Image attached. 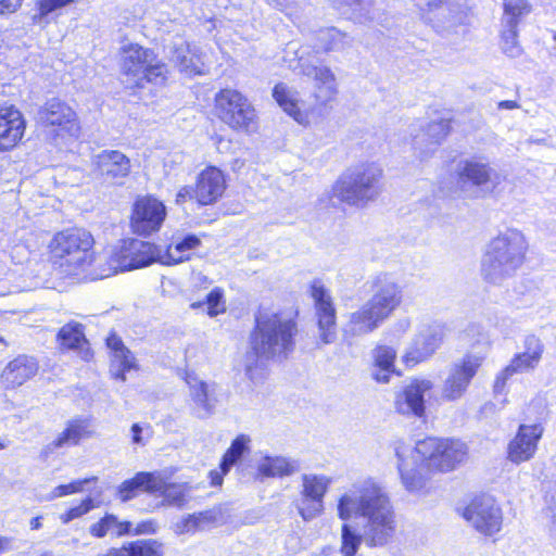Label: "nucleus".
<instances>
[{
  "label": "nucleus",
  "instance_id": "1",
  "mask_svg": "<svg viewBox=\"0 0 556 556\" xmlns=\"http://www.w3.org/2000/svg\"><path fill=\"white\" fill-rule=\"evenodd\" d=\"M353 516L368 519L365 540L369 547L383 546L395 534L396 516L390 497L372 481H365L338 500V517L349 520Z\"/></svg>",
  "mask_w": 556,
  "mask_h": 556
},
{
  "label": "nucleus",
  "instance_id": "2",
  "mask_svg": "<svg viewBox=\"0 0 556 556\" xmlns=\"http://www.w3.org/2000/svg\"><path fill=\"white\" fill-rule=\"evenodd\" d=\"M96 239L86 228L72 226L56 231L48 243L49 262L65 276H83L98 280L101 253L94 250Z\"/></svg>",
  "mask_w": 556,
  "mask_h": 556
},
{
  "label": "nucleus",
  "instance_id": "3",
  "mask_svg": "<svg viewBox=\"0 0 556 556\" xmlns=\"http://www.w3.org/2000/svg\"><path fill=\"white\" fill-rule=\"evenodd\" d=\"M404 288L388 273H380L370 281V296L350 314L344 333L368 334L378 329L402 305Z\"/></svg>",
  "mask_w": 556,
  "mask_h": 556
},
{
  "label": "nucleus",
  "instance_id": "4",
  "mask_svg": "<svg viewBox=\"0 0 556 556\" xmlns=\"http://www.w3.org/2000/svg\"><path fill=\"white\" fill-rule=\"evenodd\" d=\"M299 332L298 309L291 315L276 312L263 318L256 317L250 333L248 355L255 362L287 357L295 349Z\"/></svg>",
  "mask_w": 556,
  "mask_h": 556
},
{
  "label": "nucleus",
  "instance_id": "5",
  "mask_svg": "<svg viewBox=\"0 0 556 556\" xmlns=\"http://www.w3.org/2000/svg\"><path fill=\"white\" fill-rule=\"evenodd\" d=\"M119 73L131 83L134 91L147 85L164 87L168 84L170 70L159 53L138 42H129L119 49Z\"/></svg>",
  "mask_w": 556,
  "mask_h": 556
},
{
  "label": "nucleus",
  "instance_id": "6",
  "mask_svg": "<svg viewBox=\"0 0 556 556\" xmlns=\"http://www.w3.org/2000/svg\"><path fill=\"white\" fill-rule=\"evenodd\" d=\"M382 177L383 170L376 163H359L348 168L336 180L332 192L342 203L365 206L377 197Z\"/></svg>",
  "mask_w": 556,
  "mask_h": 556
},
{
  "label": "nucleus",
  "instance_id": "7",
  "mask_svg": "<svg viewBox=\"0 0 556 556\" xmlns=\"http://www.w3.org/2000/svg\"><path fill=\"white\" fill-rule=\"evenodd\" d=\"M528 249L527 239L518 230H508L493 238L483 263L485 279L514 275L526 262Z\"/></svg>",
  "mask_w": 556,
  "mask_h": 556
},
{
  "label": "nucleus",
  "instance_id": "8",
  "mask_svg": "<svg viewBox=\"0 0 556 556\" xmlns=\"http://www.w3.org/2000/svg\"><path fill=\"white\" fill-rule=\"evenodd\" d=\"M213 115L233 132L252 135L258 130L256 109L238 89L225 87L214 94Z\"/></svg>",
  "mask_w": 556,
  "mask_h": 556
},
{
  "label": "nucleus",
  "instance_id": "9",
  "mask_svg": "<svg viewBox=\"0 0 556 556\" xmlns=\"http://www.w3.org/2000/svg\"><path fill=\"white\" fill-rule=\"evenodd\" d=\"M228 175L217 165H205L195 176L193 185L181 186L175 194V204L191 202L197 208L215 207L227 195Z\"/></svg>",
  "mask_w": 556,
  "mask_h": 556
},
{
  "label": "nucleus",
  "instance_id": "10",
  "mask_svg": "<svg viewBox=\"0 0 556 556\" xmlns=\"http://www.w3.org/2000/svg\"><path fill=\"white\" fill-rule=\"evenodd\" d=\"M421 465L428 472L445 473L457 469L469 457V447L458 438L426 437L415 445Z\"/></svg>",
  "mask_w": 556,
  "mask_h": 556
},
{
  "label": "nucleus",
  "instance_id": "11",
  "mask_svg": "<svg viewBox=\"0 0 556 556\" xmlns=\"http://www.w3.org/2000/svg\"><path fill=\"white\" fill-rule=\"evenodd\" d=\"M98 279L111 277L117 273L149 266L155 258V245L136 238L122 239L109 252L102 251Z\"/></svg>",
  "mask_w": 556,
  "mask_h": 556
},
{
  "label": "nucleus",
  "instance_id": "12",
  "mask_svg": "<svg viewBox=\"0 0 556 556\" xmlns=\"http://www.w3.org/2000/svg\"><path fill=\"white\" fill-rule=\"evenodd\" d=\"M37 125L54 144H65L78 139L81 125L77 112L58 97L46 100L37 111Z\"/></svg>",
  "mask_w": 556,
  "mask_h": 556
},
{
  "label": "nucleus",
  "instance_id": "13",
  "mask_svg": "<svg viewBox=\"0 0 556 556\" xmlns=\"http://www.w3.org/2000/svg\"><path fill=\"white\" fill-rule=\"evenodd\" d=\"M166 217L167 208L161 199L152 193L139 194L130 206V232L139 238H149L162 229Z\"/></svg>",
  "mask_w": 556,
  "mask_h": 556
},
{
  "label": "nucleus",
  "instance_id": "14",
  "mask_svg": "<svg viewBox=\"0 0 556 556\" xmlns=\"http://www.w3.org/2000/svg\"><path fill=\"white\" fill-rule=\"evenodd\" d=\"M460 516L480 534L492 538L503 527V511L496 500L486 493L475 494Z\"/></svg>",
  "mask_w": 556,
  "mask_h": 556
},
{
  "label": "nucleus",
  "instance_id": "15",
  "mask_svg": "<svg viewBox=\"0 0 556 556\" xmlns=\"http://www.w3.org/2000/svg\"><path fill=\"white\" fill-rule=\"evenodd\" d=\"M483 362L482 355L466 353L453 363L441 388L442 400L456 402L463 399Z\"/></svg>",
  "mask_w": 556,
  "mask_h": 556
},
{
  "label": "nucleus",
  "instance_id": "16",
  "mask_svg": "<svg viewBox=\"0 0 556 556\" xmlns=\"http://www.w3.org/2000/svg\"><path fill=\"white\" fill-rule=\"evenodd\" d=\"M309 296L314 302L316 327L318 329L317 345L334 343L338 337L337 308L330 291L320 280H314L309 285Z\"/></svg>",
  "mask_w": 556,
  "mask_h": 556
},
{
  "label": "nucleus",
  "instance_id": "17",
  "mask_svg": "<svg viewBox=\"0 0 556 556\" xmlns=\"http://www.w3.org/2000/svg\"><path fill=\"white\" fill-rule=\"evenodd\" d=\"M543 434L544 426L542 422L520 424L516 433L507 443L506 458L515 465L531 460L538 453Z\"/></svg>",
  "mask_w": 556,
  "mask_h": 556
},
{
  "label": "nucleus",
  "instance_id": "18",
  "mask_svg": "<svg viewBox=\"0 0 556 556\" xmlns=\"http://www.w3.org/2000/svg\"><path fill=\"white\" fill-rule=\"evenodd\" d=\"M27 119L14 104L0 105V153H10L25 143Z\"/></svg>",
  "mask_w": 556,
  "mask_h": 556
},
{
  "label": "nucleus",
  "instance_id": "19",
  "mask_svg": "<svg viewBox=\"0 0 556 556\" xmlns=\"http://www.w3.org/2000/svg\"><path fill=\"white\" fill-rule=\"evenodd\" d=\"M94 173L103 181L122 186L131 173L130 159L118 150H103L93 162Z\"/></svg>",
  "mask_w": 556,
  "mask_h": 556
},
{
  "label": "nucleus",
  "instance_id": "20",
  "mask_svg": "<svg viewBox=\"0 0 556 556\" xmlns=\"http://www.w3.org/2000/svg\"><path fill=\"white\" fill-rule=\"evenodd\" d=\"M525 351L513 356L509 364L502 370L497 380H502V384L506 379L515 374L534 369L544 353V344L535 334H529L523 341Z\"/></svg>",
  "mask_w": 556,
  "mask_h": 556
},
{
  "label": "nucleus",
  "instance_id": "21",
  "mask_svg": "<svg viewBox=\"0 0 556 556\" xmlns=\"http://www.w3.org/2000/svg\"><path fill=\"white\" fill-rule=\"evenodd\" d=\"M39 370L38 361L30 355L20 354L12 358L0 372L5 390H14L33 379Z\"/></svg>",
  "mask_w": 556,
  "mask_h": 556
},
{
  "label": "nucleus",
  "instance_id": "22",
  "mask_svg": "<svg viewBox=\"0 0 556 556\" xmlns=\"http://www.w3.org/2000/svg\"><path fill=\"white\" fill-rule=\"evenodd\" d=\"M55 341L62 352L78 351L85 362L93 359L94 353L85 336V327L78 321L71 320L63 325L55 334Z\"/></svg>",
  "mask_w": 556,
  "mask_h": 556
},
{
  "label": "nucleus",
  "instance_id": "23",
  "mask_svg": "<svg viewBox=\"0 0 556 556\" xmlns=\"http://www.w3.org/2000/svg\"><path fill=\"white\" fill-rule=\"evenodd\" d=\"M432 388L433 384L430 380L413 379L403 389L400 397L395 400L396 410L402 414L410 413L417 417H422L426 412L424 394Z\"/></svg>",
  "mask_w": 556,
  "mask_h": 556
},
{
  "label": "nucleus",
  "instance_id": "24",
  "mask_svg": "<svg viewBox=\"0 0 556 556\" xmlns=\"http://www.w3.org/2000/svg\"><path fill=\"white\" fill-rule=\"evenodd\" d=\"M89 426V421L85 418H73L68 420L62 432L42 448L41 456L47 458L58 448L65 445H78L83 440L90 438L92 431Z\"/></svg>",
  "mask_w": 556,
  "mask_h": 556
},
{
  "label": "nucleus",
  "instance_id": "25",
  "mask_svg": "<svg viewBox=\"0 0 556 556\" xmlns=\"http://www.w3.org/2000/svg\"><path fill=\"white\" fill-rule=\"evenodd\" d=\"M159 488V473L139 471L117 486L116 496L122 503H126L136 498L142 492L155 494Z\"/></svg>",
  "mask_w": 556,
  "mask_h": 556
},
{
  "label": "nucleus",
  "instance_id": "26",
  "mask_svg": "<svg viewBox=\"0 0 556 556\" xmlns=\"http://www.w3.org/2000/svg\"><path fill=\"white\" fill-rule=\"evenodd\" d=\"M396 358L397 352L393 346L377 344L371 355V378L377 383H389L393 375L401 376L395 368Z\"/></svg>",
  "mask_w": 556,
  "mask_h": 556
},
{
  "label": "nucleus",
  "instance_id": "27",
  "mask_svg": "<svg viewBox=\"0 0 556 556\" xmlns=\"http://www.w3.org/2000/svg\"><path fill=\"white\" fill-rule=\"evenodd\" d=\"M314 80L315 103L312 110L321 113L332 101H334L338 93L336 77L331 70L327 66L314 67Z\"/></svg>",
  "mask_w": 556,
  "mask_h": 556
},
{
  "label": "nucleus",
  "instance_id": "28",
  "mask_svg": "<svg viewBox=\"0 0 556 556\" xmlns=\"http://www.w3.org/2000/svg\"><path fill=\"white\" fill-rule=\"evenodd\" d=\"M165 544L157 539H138L111 547L108 553L98 556H165Z\"/></svg>",
  "mask_w": 556,
  "mask_h": 556
},
{
  "label": "nucleus",
  "instance_id": "29",
  "mask_svg": "<svg viewBox=\"0 0 556 556\" xmlns=\"http://www.w3.org/2000/svg\"><path fill=\"white\" fill-rule=\"evenodd\" d=\"M493 170L489 164L476 160H466L457 170V181L460 188L466 185L485 186L492 181Z\"/></svg>",
  "mask_w": 556,
  "mask_h": 556
},
{
  "label": "nucleus",
  "instance_id": "30",
  "mask_svg": "<svg viewBox=\"0 0 556 556\" xmlns=\"http://www.w3.org/2000/svg\"><path fill=\"white\" fill-rule=\"evenodd\" d=\"M201 243V239L197 235L189 233L179 240L168 243L161 255V261L167 266L186 262L190 258V251L200 248Z\"/></svg>",
  "mask_w": 556,
  "mask_h": 556
},
{
  "label": "nucleus",
  "instance_id": "31",
  "mask_svg": "<svg viewBox=\"0 0 556 556\" xmlns=\"http://www.w3.org/2000/svg\"><path fill=\"white\" fill-rule=\"evenodd\" d=\"M503 11L508 16V31L502 37L505 40L510 39L515 43L518 37V24L523 16L532 11V5L528 0H504Z\"/></svg>",
  "mask_w": 556,
  "mask_h": 556
},
{
  "label": "nucleus",
  "instance_id": "32",
  "mask_svg": "<svg viewBox=\"0 0 556 556\" xmlns=\"http://www.w3.org/2000/svg\"><path fill=\"white\" fill-rule=\"evenodd\" d=\"M115 529L117 538L125 536L131 532V522L128 520H118V517L111 513H105L98 521L89 527V533L92 538L102 539Z\"/></svg>",
  "mask_w": 556,
  "mask_h": 556
},
{
  "label": "nucleus",
  "instance_id": "33",
  "mask_svg": "<svg viewBox=\"0 0 556 556\" xmlns=\"http://www.w3.org/2000/svg\"><path fill=\"white\" fill-rule=\"evenodd\" d=\"M159 485L156 493L163 496L166 505L181 508L189 502L192 486L188 482H166L159 476Z\"/></svg>",
  "mask_w": 556,
  "mask_h": 556
},
{
  "label": "nucleus",
  "instance_id": "34",
  "mask_svg": "<svg viewBox=\"0 0 556 556\" xmlns=\"http://www.w3.org/2000/svg\"><path fill=\"white\" fill-rule=\"evenodd\" d=\"M295 470L294 464L286 458L266 456L256 468L255 479L262 481L266 478H282L292 475Z\"/></svg>",
  "mask_w": 556,
  "mask_h": 556
},
{
  "label": "nucleus",
  "instance_id": "35",
  "mask_svg": "<svg viewBox=\"0 0 556 556\" xmlns=\"http://www.w3.org/2000/svg\"><path fill=\"white\" fill-rule=\"evenodd\" d=\"M271 96L282 111L296 122H303L306 118V114L301 110L299 101L285 83H277L273 87Z\"/></svg>",
  "mask_w": 556,
  "mask_h": 556
},
{
  "label": "nucleus",
  "instance_id": "36",
  "mask_svg": "<svg viewBox=\"0 0 556 556\" xmlns=\"http://www.w3.org/2000/svg\"><path fill=\"white\" fill-rule=\"evenodd\" d=\"M251 438L248 434L240 433L231 442L222 455L220 462L223 468L227 469L239 464V462L251 452Z\"/></svg>",
  "mask_w": 556,
  "mask_h": 556
},
{
  "label": "nucleus",
  "instance_id": "37",
  "mask_svg": "<svg viewBox=\"0 0 556 556\" xmlns=\"http://www.w3.org/2000/svg\"><path fill=\"white\" fill-rule=\"evenodd\" d=\"M176 65L180 73L187 76H197L204 73V63L201 54L187 46L185 49H177Z\"/></svg>",
  "mask_w": 556,
  "mask_h": 556
},
{
  "label": "nucleus",
  "instance_id": "38",
  "mask_svg": "<svg viewBox=\"0 0 556 556\" xmlns=\"http://www.w3.org/2000/svg\"><path fill=\"white\" fill-rule=\"evenodd\" d=\"M317 41L323 52L339 51L348 45V34L330 26L318 30Z\"/></svg>",
  "mask_w": 556,
  "mask_h": 556
},
{
  "label": "nucleus",
  "instance_id": "39",
  "mask_svg": "<svg viewBox=\"0 0 556 556\" xmlns=\"http://www.w3.org/2000/svg\"><path fill=\"white\" fill-rule=\"evenodd\" d=\"M206 305V314L210 317H216L226 312L225 291L220 287L213 288L205 296L204 301H195L190 304L191 309H200Z\"/></svg>",
  "mask_w": 556,
  "mask_h": 556
},
{
  "label": "nucleus",
  "instance_id": "40",
  "mask_svg": "<svg viewBox=\"0 0 556 556\" xmlns=\"http://www.w3.org/2000/svg\"><path fill=\"white\" fill-rule=\"evenodd\" d=\"M331 484V478L324 475H303L302 476V492L304 495L309 497H316L324 501L329 486Z\"/></svg>",
  "mask_w": 556,
  "mask_h": 556
},
{
  "label": "nucleus",
  "instance_id": "41",
  "mask_svg": "<svg viewBox=\"0 0 556 556\" xmlns=\"http://www.w3.org/2000/svg\"><path fill=\"white\" fill-rule=\"evenodd\" d=\"M114 364H116V369L111 371V377L121 382L126 381L127 372L138 369L136 358L128 348L112 356V365Z\"/></svg>",
  "mask_w": 556,
  "mask_h": 556
},
{
  "label": "nucleus",
  "instance_id": "42",
  "mask_svg": "<svg viewBox=\"0 0 556 556\" xmlns=\"http://www.w3.org/2000/svg\"><path fill=\"white\" fill-rule=\"evenodd\" d=\"M215 515L210 510L189 514L180 521V530L185 533H194L204 526L215 522Z\"/></svg>",
  "mask_w": 556,
  "mask_h": 556
},
{
  "label": "nucleus",
  "instance_id": "43",
  "mask_svg": "<svg viewBox=\"0 0 556 556\" xmlns=\"http://www.w3.org/2000/svg\"><path fill=\"white\" fill-rule=\"evenodd\" d=\"M296 509L303 520L309 521L323 514L324 501L316 497H309L300 492V500L296 503Z\"/></svg>",
  "mask_w": 556,
  "mask_h": 556
},
{
  "label": "nucleus",
  "instance_id": "44",
  "mask_svg": "<svg viewBox=\"0 0 556 556\" xmlns=\"http://www.w3.org/2000/svg\"><path fill=\"white\" fill-rule=\"evenodd\" d=\"M362 544V535L355 533L348 523L341 527L340 553L342 556H355Z\"/></svg>",
  "mask_w": 556,
  "mask_h": 556
},
{
  "label": "nucleus",
  "instance_id": "45",
  "mask_svg": "<svg viewBox=\"0 0 556 556\" xmlns=\"http://www.w3.org/2000/svg\"><path fill=\"white\" fill-rule=\"evenodd\" d=\"M100 506V503H97L90 496H86L83 498L78 505L70 507L63 514L60 515L59 519L63 525H67L74 519H78L92 509Z\"/></svg>",
  "mask_w": 556,
  "mask_h": 556
},
{
  "label": "nucleus",
  "instance_id": "46",
  "mask_svg": "<svg viewBox=\"0 0 556 556\" xmlns=\"http://www.w3.org/2000/svg\"><path fill=\"white\" fill-rule=\"evenodd\" d=\"M442 342L443 336L434 332L414 340L412 344L429 359L440 349Z\"/></svg>",
  "mask_w": 556,
  "mask_h": 556
},
{
  "label": "nucleus",
  "instance_id": "47",
  "mask_svg": "<svg viewBox=\"0 0 556 556\" xmlns=\"http://www.w3.org/2000/svg\"><path fill=\"white\" fill-rule=\"evenodd\" d=\"M442 342L443 336L434 332L414 340L412 344L429 359L440 349Z\"/></svg>",
  "mask_w": 556,
  "mask_h": 556
},
{
  "label": "nucleus",
  "instance_id": "48",
  "mask_svg": "<svg viewBox=\"0 0 556 556\" xmlns=\"http://www.w3.org/2000/svg\"><path fill=\"white\" fill-rule=\"evenodd\" d=\"M75 0H37L34 21L41 20L53 11L74 3Z\"/></svg>",
  "mask_w": 556,
  "mask_h": 556
},
{
  "label": "nucleus",
  "instance_id": "49",
  "mask_svg": "<svg viewBox=\"0 0 556 556\" xmlns=\"http://www.w3.org/2000/svg\"><path fill=\"white\" fill-rule=\"evenodd\" d=\"M97 477H90L85 479H79L72 481L67 484H60L55 486L52 491V497H63L71 494L79 493L83 491L84 486L90 482H96Z\"/></svg>",
  "mask_w": 556,
  "mask_h": 556
},
{
  "label": "nucleus",
  "instance_id": "50",
  "mask_svg": "<svg viewBox=\"0 0 556 556\" xmlns=\"http://www.w3.org/2000/svg\"><path fill=\"white\" fill-rule=\"evenodd\" d=\"M399 472L401 476V480L404 484V486L408 491H414L419 489L422 485V479L420 475H418L415 471L409 470L404 463H401L399 465Z\"/></svg>",
  "mask_w": 556,
  "mask_h": 556
},
{
  "label": "nucleus",
  "instance_id": "51",
  "mask_svg": "<svg viewBox=\"0 0 556 556\" xmlns=\"http://www.w3.org/2000/svg\"><path fill=\"white\" fill-rule=\"evenodd\" d=\"M130 433L131 442L134 444L143 445L146 444L147 439L152 437L153 430L150 424L141 426L140 424L135 422L131 425Z\"/></svg>",
  "mask_w": 556,
  "mask_h": 556
},
{
  "label": "nucleus",
  "instance_id": "52",
  "mask_svg": "<svg viewBox=\"0 0 556 556\" xmlns=\"http://www.w3.org/2000/svg\"><path fill=\"white\" fill-rule=\"evenodd\" d=\"M428 361L424 354H420L413 344L402 355V363L406 368H414L417 365Z\"/></svg>",
  "mask_w": 556,
  "mask_h": 556
},
{
  "label": "nucleus",
  "instance_id": "53",
  "mask_svg": "<svg viewBox=\"0 0 556 556\" xmlns=\"http://www.w3.org/2000/svg\"><path fill=\"white\" fill-rule=\"evenodd\" d=\"M452 118H441L435 122H431L428 127L429 128H435L434 129V137L437 141H441L445 139L452 131Z\"/></svg>",
  "mask_w": 556,
  "mask_h": 556
},
{
  "label": "nucleus",
  "instance_id": "54",
  "mask_svg": "<svg viewBox=\"0 0 556 556\" xmlns=\"http://www.w3.org/2000/svg\"><path fill=\"white\" fill-rule=\"evenodd\" d=\"M416 5L419 8L422 12H432L437 9L445 7H451L453 4L458 3L459 0H415Z\"/></svg>",
  "mask_w": 556,
  "mask_h": 556
},
{
  "label": "nucleus",
  "instance_id": "55",
  "mask_svg": "<svg viewBox=\"0 0 556 556\" xmlns=\"http://www.w3.org/2000/svg\"><path fill=\"white\" fill-rule=\"evenodd\" d=\"M230 471V468H223V463L219 462L217 469H212L208 475V483L211 486L220 488L224 482V477Z\"/></svg>",
  "mask_w": 556,
  "mask_h": 556
},
{
  "label": "nucleus",
  "instance_id": "56",
  "mask_svg": "<svg viewBox=\"0 0 556 556\" xmlns=\"http://www.w3.org/2000/svg\"><path fill=\"white\" fill-rule=\"evenodd\" d=\"M105 344L111 351V356H114L117 353H121L127 346L124 344L122 338L114 331L110 332L105 339Z\"/></svg>",
  "mask_w": 556,
  "mask_h": 556
},
{
  "label": "nucleus",
  "instance_id": "57",
  "mask_svg": "<svg viewBox=\"0 0 556 556\" xmlns=\"http://www.w3.org/2000/svg\"><path fill=\"white\" fill-rule=\"evenodd\" d=\"M157 523L153 519L142 520L137 523L135 529L131 528L130 534H154L157 531Z\"/></svg>",
  "mask_w": 556,
  "mask_h": 556
},
{
  "label": "nucleus",
  "instance_id": "58",
  "mask_svg": "<svg viewBox=\"0 0 556 556\" xmlns=\"http://www.w3.org/2000/svg\"><path fill=\"white\" fill-rule=\"evenodd\" d=\"M24 0H0V16H10L18 12Z\"/></svg>",
  "mask_w": 556,
  "mask_h": 556
},
{
  "label": "nucleus",
  "instance_id": "59",
  "mask_svg": "<svg viewBox=\"0 0 556 556\" xmlns=\"http://www.w3.org/2000/svg\"><path fill=\"white\" fill-rule=\"evenodd\" d=\"M12 538L0 535V554L10 551L12 548Z\"/></svg>",
  "mask_w": 556,
  "mask_h": 556
},
{
  "label": "nucleus",
  "instance_id": "60",
  "mask_svg": "<svg viewBox=\"0 0 556 556\" xmlns=\"http://www.w3.org/2000/svg\"><path fill=\"white\" fill-rule=\"evenodd\" d=\"M500 110H515L519 108V104L515 100H503L497 104Z\"/></svg>",
  "mask_w": 556,
  "mask_h": 556
},
{
  "label": "nucleus",
  "instance_id": "61",
  "mask_svg": "<svg viewBox=\"0 0 556 556\" xmlns=\"http://www.w3.org/2000/svg\"><path fill=\"white\" fill-rule=\"evenodd\" d=\"M363 3H364V0H339L338 8H341V7H348L351 9L361 8L363 5Z\"/></svg>",
  "mask_w": 556,
  "mask_h": 556
},
{
  "label": "nucleus",
  "instance_id": "62",
  "mask_svg": "<svg viewBox=\"0 0 556 556\" xmlns=\"http://www.w3.org/2000/svg\"><path fill=\"white\" fill-rule=\"evenodd\" d=\"M41 517H34L31 520H30V529L31 530H38L41 528Z\"/></svg>",
  "mask_w": 556,
  "mask_h": 556
},
{
  "label": "nucleus",
  "instance_id": "63",
  "mask_svg": "<svg viewBox=\"0 0 556 556\" xmlns=\"http://www.w3.org/2000/svg\"><path fill=\"white\" fill-rule=\"evenodd\" d=\"M8 446V442L0 440V451L4 450Z\"/></svg>",
  "mask_w": 556,
  "mask_h": 556
},
{
  "label": "nucleus",
  "instance_id": "64",
  "mask_svg": "<svg viewBox=\"0 0 556 556\" xmlns=\"http://www.w3.org/2000/svg\"><path fill=\"white\" fill-rule=\"evenodd\" d=\"M200 388L202 389L203 393H206V384L204 382L200 383Z\"/></svg>",
  "mask_w": 556,
  "mask_h": 556
}]
</instances>
